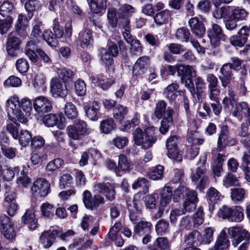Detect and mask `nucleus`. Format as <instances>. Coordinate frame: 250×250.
<instances>
[{"instance_id": "35", "label": "nucleus", "mask_w": 250, "mask_h": 250, "mask_svg": "<svg viewBox=\"0 0 250 250\" xmlns=\"http://www.w3.org/2000/svg\"><path fill=\"white\" fill-rule=\"evenodd\" d=\"M201 233L198 230H194L184 237L185 243L189 246H200L201 243Z\"/></svg>"}, {"instance_id": "46", "label": "nucleus", "mask_w": 250, "mask_h": 250, "mask_svg": "<svg viewBox=\"0 0 250 250\" xmlns=\"http://www.w3.org/2000/svg\"><path fill=\"white\" fill-rule=\"evenodd\" d=\"M131 164L127 159V157L124 155L121 154L119 156L118 163V171L127 172L130 169Z\"/></svg>"}, {"instance_id": "63", "label": "nucleus", "mask_w": 250, "mask_h": 250, "mask_svg": "<svg viewBox=\"0 0 250 250\" xmlns=\"http://www.w3.org/2000/svg\"><path fill=\"white\" fill-rule=\"evenodd\" d=\"M123 28L122 34L124 39L127 43H129L132 41L134 40L133 37L130 33V22L128 21L125 23H120Z\"/></svg>"}, {"instance_id": "40", "label": "nucleus", "mask_w": 250, "mask_h": 250, "mask_svg": "<svg viewBox=\"0 0 250 250\" xmlns=\"http://www.w3.org/2000/svg\"><path fill=\"white\" fill-rule=\"evenodd\" d=\"M231 199L235 204L243 202L246 194V190L242 188H233L230 189Z\"/></svg>"}, {"instance_id": "6", "label": "nucleus", "mask_w": 250, "mask_h": 250, "mask_svg": "<svg viewBox=\"0 0 250 250\" xmlns=\"http://www.w3.org/2000/svg\"><path fill=\"white\" fill-rule=\"evenodd\" d=\"M66 131L69 137L75 140H78L82 136L88 135L91 132V129L87 128L84 121L78 120L74 125L68 126Z\"/></svg>"}, {"instance_id": "25", "label": "nucleus", "mask_w": 250, "mask_h": 250, "mask_svg": "<svg viewBox=\"0 0 250 250\" xmlns=\"http://www.w3.org/2000/svg\"><path fill=\"white\" fill-rule=\"evenodd\" d=\"M179 93V99L183 104L185 108L187 119L188 122V125L190 126L195 125V120L193 117V115L191 114L189 109V101L187 96L185 95V91H178Z\"/></svg>"}, {"instance_id": "52", "label": "nucleus", "mask_w": 250, "mask_h": 250, "mask_svg": "<svg viewBox=\"0 0 250 250\" xmlns=\"http://www.w3.org/2000/svg\"><path fill=\"white\" fill-rule=\"evenodd\" d=\"M127 111L126 107L119 104L113 109V116L116 120L121 121L125 118Z\"/></svg>"}, {"instance_id": "60", "label": "nucleus", "mask_w": 250, "mask_h": 250, "mask_svg": "<svg viewBox=\"0 0 250 250\" xmlns=\"http://www.w3.org/2000/svg\"><path fill=\"white\" fill-rule=\"evenodd\" d=\"M18 138L19 143L23 146H26L31 141L32 136L27 130H21Z\"/></svg>"}, {"instance_id": "34", "label": "nucleus", "mask_w": 250, "mask_h": 250, "mask_svg": "<svg viewBox=\"0 0 250 250\" xmlns=\"http://www.w3.org/2000/svg\"><path fill=\"white\" fill-rule=\"evenodd\" d=\"M177 73L181 78H192L196 76V71L195 66L178 65L177 68Z\"/></svg>"}, {"instance_id": "15", "label": "nucleus", "mask_w": 250, "mask_h": 250, "mask_svg": "<svg viewBox=\"0 0 250 250\" xmlns=\"http://www.w3.org/2000/svg\"><path fill=\"white\" fill-rule=\"evenodd\" d=\"M207 81L208 83V97L210 100H216L219 97L220 93L219 85L217 77L212 74L207 75Z\"/></svg>"}, {"instance_id": "57", "label": "nucleus", "mask_w": 250, "mask_h": 250, "mask_svg": "<svg viewBox=\"0 0 250 250\" xmlns=\"http://www.w3.org/2000/svg\"><path fill=\"white\" fill-rule=\"evenodd\" d=\"M190 36V33L189 30L185 27L178 29L175 34L176 39L181 42H188Z\"/></svg>"}, {"instance_id": "14", "label": "nucleus", "mask_w": 250, "mask_h": 250, "mask_svg": "<svg viewBox=\"0 0 250 250\" xmlns=\"http://www.w3.org/2000/svg\"><path fill=\"white\" fill-rule=\"evenodd\" d=\"M50 91L54 98H65L67 94L68 90L66 85L64 84L60 79L53 78L50 84Z\"/></svg>"}, {"instance_id": "22", "label": "nucleus", "mask_w": 250, "mask_h": 250, "mask_svg": "<svg viewBox=\"0 0 250 250\" xmlns=\"http://www.w3.org/2000/svg\"><path fill=\"white\" fill-rule=\"evenodd\" d=\"M135 8L128 4H124L119 8L117 15L120 23H125L127 21L130 22L129 18L135 12Z\"/></svg>"}, {"instance_id": "36", "label": "nucleus", "mask_w": 250, "mask_h": 250, "mask_svg": "<svg viewBox=\"0 0 250 250\" xmlns=\"http://www.w3.org/2000/svg\"><path fill=\"white\" fill-rule=\"evenodd\" d=\"M171 11L168 9H165L157 12L153 19L157 25H161L167 23L171 18Z\"/></svg>"}, {"instance_id": "37", "label": "nucleus", "mask_w": 250, "mask_h": 250, "mask_svg": "<svg viewBox=\"0 0 250 250\" xmlns=\"http://www.w3.org/2000/svg\"><path fill=\"white\" fill-rule=\"evenodd\" d=\"M38 49L35 42L30 41L26 44L24 52L29 59L33 62H36L38 60V56L35 52Z\"/></svg>"}, {"instance_id": "7", "label": "nucleus", "mask_w": 250, "mask_h": 250, "mask_svg": "<svg viewBox=\"0 0 250 250\" xmlns=\"http://www.w3.org/2000/svg\"><path fill=\"white\" fill-rule=\"evenodd\" d=\"M33 105L35 111L38 114L49 112L53 108L51 100L44 96H39L35 98L33 101Z\"/></svg>"}, {"instance_id": "62", "label": "nucleus", "mask_w": 250, "mask_h": 250, "mask_svg": "<svg viewBox=\"0 0 250 250\" xmlns=\"http://www.w3.org/2000/svg\"><path fill=\"white\" fill-rule=\"evenodd\" d=\"M223 185L226 188L231 186H237L239 185L238 180L233 174L228 173L224 177Z\"/></svg>"}, {"instance_id": "54", "label": "nucleus", "mask_w": 250, "mask_h": 250, "mask_svg": "<svg viewBox=\"0 0 250 250\" xmlns=\"http://www.w3.org/2000/svg\"><path fill=\"white\" fill-rule=\"evenodd\" d=\"M169 224L168 221L164 219L160 220L155 226L157 233L163 235L168 232Z\"/></svg>"}, {"instance_id": "44", "label": "nucleus", "mask_w": 250, "mask_h": 250, "mask_svg": "<svg viewBox=\"0 0 250 250\" xmlns=\"http://www.w3.org/2000/svg\"><path fill=\"white\" fill-rule=\"evenodd\" d=\"M149 186V182L146 179L140 177L134 181L132 184V187L134 189L140 188L142 189L144 194H146L148 192Z\"/></svg>"}, {"instance_id": "19", "label": "nucleus", "mask_w": 250, "mask_h": 250, "mask_svg": "<svg viewBox=\"0 0 250 250\" xmlns=\"http://www.w3.org/2000/svg\"><path fill=\"white\" fill-rule=\"evenodd\" d=\"M58 234L59 231L57 229L44 231L40 237V243L44 248L48 249L53 245Z\"/></svg>"}, {"instance_id": "32", "label": "nucleus", "mask_w": 250, "mask_h": 250, "mask_svg": "<svg viewBox=\"0 0 250 250\" xmlns=\"http://www.w3.org/2000/svg\"><path fill=\"white\" fill-rule=\"evenodd\" d=\"M170 247V243L165 237H158L153 244L149 246L150 250H168Z\"/></svg>"}, {"instance_id": "10", "label": "nucleus", "mask_w": 250, "mask_h": 250, "mask_svg": "<svg viewBox=\"0 0 250 250\" xmlns=\"http://www.w3.org/2000/svg\"><path fill=\"white\" fill-rule=\"evenodd\" d=\"M208 36L211 45L214 47L218 46L220 41H225L227 39L221 27L216 23L212 24L211 28L208 31Z\"/></svg>"}, {"instance_id": "26", "label": "nucleus", "mask_w": 250, "mask_h": 250, "mask_svg": "<svg viewBox=\"0 0 250 250\" xmlns=\"http://www.w3.org/2000/svg\"><path fill=\"white\" fill-rule=\"evenodd\" d=\"M152 229V225L146 220H141L134 226V233L139 236H142L146 233H150Z\"/></svg>"}, {"instance_id": "20", "label": "nucleus", "mask_w": 250, "mask_h": 250, "mask_svg": "<svg viewBox=\"0 0 250 250\" xmlns=\"http://www.w3.org/2000/svg\"><path fill=\"white\" fill-rule=\"evenodd\" d=\"M61 114L49 113L42 117V122L47 127L57 126L60 129L64 128V125L62 124Z\"/></svg>"}, {"instance_id": "27", "label": "nucleus", "mask_w": 250, "mask_h": 250, "mask_svg": "<svg viewBox=\"0 0 250 250\" xmlns=\"http://www.w3.org/2000/svg\"><path fill=\"white\" fill-rule=\"evenodd\" d=\"M101 154L95 148H90L87 151L82 153L79 164L81 167L88 164V160L95 161L100 158Z\"/></svg>"}, {"instance_id": "3", "label": "nucleus", "mask_w": 250, "mask_h": 250, "mask_svg": "<svg viewBox=\"0 0 250 250\" xmlns=\"http://www.w3.org/2000/svg\"><path fill=\"white\" fill-rule=\"evenodd\" d=\"M207 157L206 156L201 157L199 161L197 164V168L195 171H192L191 178L193 182H196L199 179L200 182L197 186L200 190L204 189L206 186L208 184V177L206 174V168L205 164L206 162Z\"/></svg>"}, {"instance_id": "33", "label": "nucleus", "mask_w": 250, "mask_h": 250, "mask_svg": "<svg viewBox=\"0 0 250 250\" xmlns=\"http://www.w3.org/2000/svg\"><path fill=\"white\" fill-rule=\"evenodd\" d=\"M91 12L95 14L102 13L106 7L107 0H87Z\"/></svg>"}, {"instance_id": "48", "label": "nucleus", "mask_w": 250, "mask_h": 250, "mask_svg": "<svg viewBox=\"0 0 250 250\" xmlns=\"http://www.w3.org/2000/svg\"><path fill=\"white\" fill-rule=\"evenodd\" d=\"M191 190L187 187L181 185L173 193V200L174 202H177L181 198L186 196V198Z\"/></svg>"}, {"instance_id": "53", "label": "nucleus", "mask_w": 250, "mask_h": 250, "mask_svg": "<svg viewBox=\"0 0 250 250\" xmlns=\"http://www.w3.org/2000/svg\"><path fill=\"white\" fill-rule=\"evenodd\" d=\"M214 231L210 227L205 228L204 234L202 235L201 234V245H208L213 240V235Z\"/></svg>"}, {"instance_id": "55", "label": "nucleus", "mask_w": 250, "mask_h": 250, "mask_svg": "<svg viewBox=\"0 0 250 250\" xmlns=\"http://www.w3.org/2000/svg\"><path fill=\"white\" fill-rule=\"evenodd\" d=\"M158 197V194L157 193H153L146 195L145 198V203L146 207L149 209L155 208L156 207Z\"/></svg>"}, {"instance_id": "18", "label": "nucleus", "mask_w": 250, "mask_h": 250, "mask_svg": "<svg viewBox=\"0 0 250 250\" xmlns=\"http://www.w3.org/2000/svg\"><path fill=\"white\" fill-rule=\"evenodd\" d=\"M21 224L27 226L32 230L36 229L38 227V219L36 218L33 209L28 208L22 216Z\"/></svg>"}, {"instance_id": "16", "label": "nucleus", "mask_w": 250, "mask_h": 250, "mask_svg": "<svg viewBox=\"0 0 250 250\" xmlns=\"http://www.w3.org/2000/svg\"><path fill=\"white\" fill-rule=\"evenodd\" d=\"M21 40L13 33H10L7 38L6 50L9 55L12 57L17 56V51L19 50Z\"/></svg>"}, {"instance_id": "24", "label": "nucleus", "mask_w": 250, "mask_h": 250, "mask_svg": "<svg viewBox=\"0 0 250 250\" xmlns=\"http://www.w3.org/2000/svg\"><path fill=\"white\" fill-rule=\"evenodd\" d=\"M227 232L222 230L217 237L214 246L209 248L208 250H226L229 246L230 242L226 236Z\"/></svg>"}, {"instance_id": "45", "label": "nucleus", "mask_w": 250, "mask_h": 250, "mask_svg": "<svg viewBox=\"0 0 250 250\" xmlns=\"http://www.w3.org/2000/svg\"><path fill=\"white\" fill-rule=\"evenodd\" d=\"M164 167L163 166L158 165L152 167L149 171L148 176L153 180H159L163 178Z\"/></svg>"}, {"instance_id": "42", "label": "nucleus", "mask_w": 250, "mask_h": 250, "mask_svg": "<svg viewBox=\"0 0 250 250\" xmlns=\"http://www.w3.org/2000/svg\"><path fill=\"white\" fill-rule=\"evenodd\" d=\"M116 127V124L112 118H108L103 120L100 124V130L105 134H108L114 130Z\"/></svg>"}, {"instance_id": "21", "label": "nucleus", "mask_w": 250, "mask_h": 250, "mask_svg": "<svg viewBox=\"0 0 250 250\" xmlns=\"http://www.w3.org/2000/svg\"><path fill=\"white\" fill-rule=\"evenodd\" d=\"M198 201L197 192L194 190H191L183 203V208L181 210L183 214L193 211L196 208V203Z\"/></svg>"}, {"instance_id": "58", "label": "nucleus", "mask_w": 250, "mask_h": 250, "mask_svg": "<svg viewBox=\"0 0 250 250\" xmlns=\"http://www.w3.org/2000/svg\"><path fill=\"white\" fill-rule=\"evenodd\" d=\"M64 112L66 116L69 119H75L78 116V111L76 107L71 102L66 103L64 107Z\"/></svg>"}, {"instance_id": "50", "label": "nucleus", "mask_w": 250, "mask_h": 250, "mask_svg": "<svg viewBox=\"0 0 250 250\" xmlns=\"http://www.w3.org/2000/svg\"><path fill=\"white\" fill-rule=\"evenodd\" d=\"M229 6H225L221 8H217L212 12L213 16L217 19L230 18L229 17Z\"/></svg>"}, {"instance_id": "47", "label": "nucleus", "mask_w": 250, "mask_h": 250, "mask_svg": "<svg viewBox=\"0 0 250 250\" xmlns=\"http://www.w3.org/2000/svg\"><path fill=\"white\" fill-rule=\"evenodd\" d=\"M167 103L163 100L158 101L156 104L154 112V116L158 119H161L164 115L167 114Z\"/></svg>"}, {"instance_id": "12", "label": "nucleus", "mask_w": 250, "mask_h": 250, "mask_svg": "<svg viewBox=\"0 0 250 250\" xmlns=\"http://www.w3.org/2000/svg\"><path fill=\"white\" fill-rule=\"evenodd\" d=\"M83 107L87 117L91 121H97L101 116V104L97 101L84 103Z\"/></svg>"}, {"instance_id": "39", "label": "nucleus", "mask_w": 250, "mask_h": 250, "mask_svg": "<svg viewBox=\"0 0 250 250\" xmlns=\"http://www.w3.org/2000/svg\"><path fill=\"white\" fill-rule=\"evenodd\" d=\"M19 172V168L18 167L12 168L5 166L0 172V176H1L3 180L10 181L14 177L15 174Z\"/></svg>"}, {"instance_id": "4", "label": "nucleus", "mask_w": 250, "mask_h": 250, "mask_svg": "<svg viewBox=\"0 0 250 250\" xmlns=\"http://www.w3.org/2000/svg\"><path fill=\"white\" fill-rule=\"evenodd\" d=\"M226 232L234 248L237 247L243 241L250 239L249 232L240 226L230 227L227 229Z\"/></svg>"}, {"instance_id": "11", "label": "nucleus", "mask_w": 250, "mask_h": 250, "mask_svg": "<svg viewBox=\"0 0 250 250\" xmlns=\"http://www.w3.org/2000/svg\"><path fill=\"white\" fill-rule=\"evenodd\" d=\"M31 191L35 196L45 197L50 191V183L44 178H38L34 182Z\"/></svg>"}, {"instance_id": "56", "label": "nucleus", "mask_w": 250, "mask_h": 250, "mask_svg": "<svg viewBox=\"0 0 250 250\" xmlns=\"http://www.w3.org/2000/svg\"><path fill=\"white\" fill-rule=\"evenodd\" d=\"M43 39L47 44L52 47H55L58 43V39L54 36L53 32L50 30L44 31L42 34Z\"/></svg>"}, {"instance_id": "5", "label": "nucleus", "mask_w": 250, "mask_h": 250, "mask_svg": "<svg viewBox=\"0 0 250 250\" xmlns=\"http://www.w3.org/2000/svg\"><path fill=\"white\" fill-rule=\"evenodd\" d=\"M0 232L3 237L10 242H13L16 237L17 231L14 224L6 215L0 217Z\"/></svg>"}, {"instance_id": "8", "label": "nucleus", "mask_w": 250, "mask_h": 250, "mask_svg": "<svg viewBox=\"0 0 250 250\" xmlns=\"http://www.w3.org/2000/svg\"><path fill=\"white\" fill-rule=\"evenodd\" d=\"M100 51L102 62L106 66H109L114 63L113 58L117 56L118 48L115 43L111 42L108 44V49L102 48Z\"/></svg>"}, {"instance_id": "28", "label": "nucleus", "mask_w": 250, "mask_h": 250, "mask_svg": "<svg viewBox=\"0 0 250 250\" xmlns=\"http://www.w3.org/2000/svg\"><path fill=\"white\" fill-rule=\"evenodd\" d=\"M92 42V32L90 30L85 29L80 32L78 42L82 48L87 47Z\"/></svg>"}, {"instance_id": "51", "label": "nucleus", "mask_w": 250, "mask_h": 250, "mask_svg": "<svg viewBox=\"0 0 250 250\" xmlns=\"http://www.w3.org/2000/svg\"><path fill=\"white\" fill-rule=\"evenodd\" d=\"M178 88L179 85L176 83H172L168 85L164 91L167 98L171 101L174 100L177 96L176 92H178L177 90Z\"/></svg>"}, {"instance_id": "2", "label": "nucleus", "mask_w": 250, "mask_h": 250, "mask_svg": "<svg viewBox=\"0 0 250 250\" xmlns=\"http://www.w3.org/2000/svg\"><path fill=\"white\" fill-rule=\"evenodd\" d=\"M217 216L230 223H240L244 218V209L240 206H222L218 210Z\"/></svg>"}, {"instance_id": "23", "label": "nucleus", "mask_w": 250, "mask_h": 250, "mask_svg": "<svg viewBox=\"0 0 250 250\" xmlns=\"http://www.w3.org/2000/svg\"><path fill=\"white\" fill-rule=\"evenodd\" d=\"M231 66L232 64L230 62L226 63L220 69L222 75L219 76V78L224 87H226L229 83L232 78L233 70Z\"/></svg>"}, {"instance_id": "49", "label": "nucleus", "mask_w": 250, "mask_h": 250, "mask_svg": "<svg viewBox=\"0 0 250 250\" xmlns=\"http://www.w3.org/2000/svg\"><path fill=\"white\" fill-rule=\"evenodd\" d=\"M207 194L210 204L214 205L223 198V196L213 187H211L208 189Z\"/></svg>"}, {"instance_id": "13", "label": "nucleus", "mask_w": 250, "mask_h": 250, "mask_svg": "<svg viewBox=\"0 0 250 250\" xmlns=\"http://www.w3.org/2000/svg\"><path fill=\"white\" fill-rule=\"evenodd\" d=\"M161 198L159 208L156 214V217L160 218L164 213L165 208L170 204L173 197L172 188L168 186H165L160 193Z\"/></svg>"}, {"instance_id": "59", "label": "nucleus", "mask_w": 250, "mask_h": 250, "mask_svg": "<svg viewBox=\"0 0 250 250\" xmlns=\"http://www.w3.org/2000/svg\"><path fill=\"white\" fill-rule=\"evenodd\" d=\"M42 215L46 218H51L53 216L55 208L53 205L44 203L40 208Z\"/></svg>"}, {"instance_id": "64", "label": "nucleus", "mask_w": 250, "mask_h": 250, "mask_svg": "<svg viewBox=\"0 0 250 250\" xmlns=\"http://www.w3.org/2000/svg\"><path fill=\"white\" fill-rule=\"evenodd\" d=\"M63 164V160L61 158H56L49 162L46 167L47 171L53 172L59 168Z\"/></svg>"}, {"instance_id": "41", "label": "nucleus", "mask_w": 250, "mask_h": 250, "mask_svg": "<svg viewBox=\"0 0 250 250\" xmlns=\"http://www.w3.org/2000/svg\"><path fill=\"white\" fill-rule=\"evenodd\" d=\"M57 73L59 78L64 82L72 80L75 74V71L67 67H63L57 69Z\"/></svg>"}, {"instance_id": "9", "label": "nucleus", "mask_w": 250, "mask_h": 250, "mask_svg": "<svg viewBox=\"0 0 250 250\" xmlns=\"http://www.w3.org/2000/svg\"><path fill=\"white\" fill-rule=\"evenodd\" d=\"M133 138L135 144L137 146L142 145L144 149H147L151 147L157 140V137L155 136H151L146 137V135H144L143 130L140 128H137L133 132Z\"/></svg>"}, {"instance_id": "31", "label": "nucleus", "mask_w": 250, "mask_h": 250, "mask_svg": "<svg viewBox=\"0 0 250 250\" xmlns=\"http://www.w3.org/2000/svg\"><path fill=\"white\" fill-rule=\"evenodd\" d=\"M249 15L245 9L239 7L229 6V17L235 21L245 20Z\"/></svg>"}, {"instance_id": "43", "label": "nucleus", "mask_w": 250, "mask_h": 250, "mask_svg": "<svg viewBox=\"0 0 250 250\" xmlns=\"http://www.w3.org/2000/svg\"><path fill=\"white\" fill-rule=\"evenodd\" d=\"M41 7L40 2L37 0H27L24 3L25 10L28 12L29 19H30L33 15V12L38 10Z\"/></svg>"}, {"instance_id": "38", "label": "nucleus", "mask_w": 250, "mask_h": 250, "mask_svg": "<svg viewBox=\"0 0 250 250\" xmlns=\"http://www.w3.org/2000/svg\"><path fill=\"white\" fill-rule=\"evenodd\" d=\"M229 137L228 126H223L217 142L218 149L219 151L222 150L227 146V141Z\"/></svg>"}, {"instance_id": "29", "label": "nucleus", "mask_w": 250, "mask_h": 250, "mask_svg": "<svg viewBox=\"0 0 250 250\" xmlns=\"http://www.w3.org/2000/svg\"><path fill=\"white\" fill-rule=\"evenodd\" d=\"M188 23L192 32L197 36L202 37L205 33V27L204 24L198 18H191Z\"/></svg>"}, {"instance_id": "17", "label": "nucleus", "mask_w": 250, "mask_h": 250, "mask_svg": "<svg viewBox=\"0 0 250 250\" xmlns=\"http://www.w3.org/2000/svg\"><path fill=\"white\" fill-rule=\"evenodd\" d=\"M150 63V60L147 56L140 57L133 67V74L137 76H142L147 71Z\"/></svg>"}, {"instance_id": "1", "label": "nucleus", "mask_w": 250, "mask_h": 250, "mask_svg": "<svg viewBox=\"0 0 250 250\" xmlns=\"http://www.w3.org/2000/svg\"><path fill=\"white\" fill-rule=\"evenodd\" d=\"M19 108L18 97L15 95L10 97L6 101V110L8 119L14 123L9 124L7 125V130L14 139L18 137V124L17 121L21 123L27 122V118Z\"/></svg>"}, {"instance_id": "30", "label": "nucleus", "mask_w": 250, "mask_h": 250, "mask_svg": "<svg viewBox=\"0 0 250 250\" xmlns=\"http://www.w3.org/2000/svg\"><path fill=\"white\" fill-rule=\"evenodd\" d=\"M174 111L172 109L168 108L167 109V115L162 119L159 130L163 134H165L168 130L169 128L173 124L172 114Z\"/></svg>"}, {"instance_id": "61", "label": "nucleus", "mask_w": 250, "mask_h": 250, "mask_svg": "<svg viewBox=\"0 0 250 250\" xmlns=\"http://www.w3.org/2000/svg\"><path fill=\"white\" fill-rule=\"evenodd\" d=\"M13 8V4L11 2L4 1L0 5V14L3 17H9Z\"/></svg>"}]
</instances>
